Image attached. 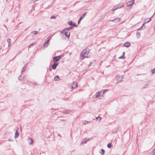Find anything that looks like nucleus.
<instances>
[{
    "label": "nucleus",
    "instance_id": "obj_47",
    "mask_svg": "<svg viewBox=\"0 0 155 155\" xmlns=\"http://www.w3.org/2000/svg\"><path fill=\"white\" fill-rule=\"evenodd\" d=\"M4 27L5 28H7V27H6V25H4Z\"/></svg>",
    "mask_w": 155,
    "mask_h": 155
},
{
    "label": "nucleus",
    "instance_id": "obj_40",
    "mask_svg": "<svg viewBox=\"0 0 155 155\" xmlns=\"http://www.w3.org/2000/svg\"><path fill=\"white\" fill-rule=\"evenodd\" d=\"M73 26L72 27H77V25L74 23V24H73Z\"/></svg>",
    "mask_w": 155,
    "mask_h": 155
},
{
    "label": "nucleus",
    "instance_id": "obj_29",
    "mask_svg": "<svg viewBox=\"0 0 155 155\" xmlns=\"http://www.w3.org/2000/svg\"><path fill=\"white\" fill-rule=\"evenodd\" d=\"M51 37L52 36L50 35L47 38L48 40H49V41H50L51 40Z\"/></svg>",
    "mask_w": 155,
    "mask_h": 155
},
{
    "label": "nucleus",
    "instance_id": "obj_17",
    "mask_svg": "<svg viewBox=\"0 0 155 155\" xmlns=\"http://www.w3.org/2000/svg\"><path fill=\"white\" fill-rule=\"evenodd\" d=\"M120 20V19L119 18H117L114 19V22L115 23H117L118 21H119Z\"/></svg>",
    "mask_w": 155,
    "mask_h": 155
},
{
    "label": "nucleus",
    "instance_id": "obj_33",
    "mask_svg": "<svg viewBox=\"0 0 155 155\" xmlns=\"http://www.w3.org/2000/svg\"><path fill=\"white\" fill-rule=\"evenodd\" d=\"M25 70V68L24 67L23 68L22 71L21 72V73L23 72Z\"/></svg>",
    "mask_w": 155,
    "mask_h": 155
},
{
    "label": "nucleus",
    "instance_id": "obj_37",
    "mask_svg": "<svg viewBox=\"0 0 155 155\" xmlns=\"http://www.w3.org/2000/svg\"><path fill=\"white\" fill-rule=\"evenodd\" d=\"M151 71L152 72V73L153 74L155 72V68L153 69V70H152Z\"/></svg>",
    "mask_w": 155,
    "mask_h": 155
},
{
    "label": "nucleus",
    "instance_id": "obj_10",
    "mask_svg": "<svg viewBox=\"0 0 155 155\" xmlns=\"http://www.w3.org/2000/svg\"><path fill=\"white\" fill-rule=\"evenodd\" d=\"M100 95V92H97L95 95L93 96V98L94 99H96L97 97H98Z\"/></svg>",
    "mask_w": 155,
    "mask_h": 155
},
{
    "label": "nucleus",
    "instance_id": "obj_6",
    "mask_svg": "<svg viewBox=\"0 0 155 155\" xmlns=\"http://www.w3.org/2000/svg\"><path fill=\"white\" fill-rule=\"evenodd\" d=\"M155 14V13H154V14H153V15L151 16V17L150 18H146L144 20V24H145L146 23H148V22H149V21H150L151 20L152 18V17H153V15H154Z\"/></svg>",
    "mask_w": 155,
    "mask_h": 155
},
{
    "label": "nucleus",
    "instance_id": "obj_41",
    "mask_svg": "<svg viewBox=\"0 0 155 155\" xmlns=\"http://www.w3.org/2000/svg\"><path fill=\"white\" fill-rule=\"evenodd\" d=\"M21 76H19L18 78V79L19 80H21L22 79L21 78Z\"/></svg>",
    "mask_w": 155,
    "mask_h": 155
},
{
    "label": "nucleus",
    "instance_id": "obj_32",
    "mask_svg": "<svg viewBox=\"0 0 155 155\" xmlns=\"http://www.w3.org/2000/svg\"><path fill=\"white\" fill-rule=\"evenodd\" d=\"M63 113L64 114H67L68 113V111H67V110H65L64 111Z\"/></svg>",
    "mask_w": 155,
    "mask_h": 155
},
{
    "label": "nucleus",
    "instance_id": "obj_28",
    "mask_svg": "<svg viewBox=\"0 0 155 155\" xmlns=\"http://www.w3.org/2000/svg\"><path fill=\"white\" fill-rule=\"evenodd\" d=\"M32 33L34 35H35L38 33V31H33L32 32Z\"/></svg>",
    "mask_w": 155,
    "mask_h": 155
},
{
    "label": "nucleus",
    "instance_id": "obj_39",
    "mask_svg": "<svg viewBox=\"0 0 155 155\" xmlns=\"http://www.w3.org/2000/svg\"><path fill=\"white\" fill-rule=\"evenodd\" d=\"M124 58V56H123V55H122V56H120L119 58V59H122V58Z\"/></svg>",
    "mask_w": 155,
    "mask_h": 155
},
{
    "label": "nucleus",
    "instance_id": "obj_1",
    "mask_svg": "<svg viewBox=\"0 0 155 155\" xmlns=\"http://www.w3.org/2000/svg\"><path fill=\"white\" fill-rule=\"evenodd\" d=\"M89 53V50L85 49L83 50L81 53V55L84 58H87V55Z\"/></svg>",
    "mask_w": 155,
    "mask_h": 155
},
{
    "label": "nucleus",
    "instance_id": "obj_48",
    "mask_svg": "<svg viewBox=\"0 0 155 155\" xmlns=\"http://www.w3.org/2000/svg\"><path fill=\"white\" fill-rule=\"evenodd\" d=\"M2 47L1 46H0V50L1 49Z\"/></svg>",
    "mask_w": 155,
    "mask_h": 155
},
{
    "label": "nucleus",
    "instance_id": "obj_43",
    "mask_svg": "<svg viewBox=\"0 0 155 155\" xmlns=\"http://www.w3.org/2000/svg\"><path fill=\"white\" fill-rule=\"evenodd\" d=\"M51 67H50V68H49L50 70V71H51V70H52V69H53L52 68H51Z\"/></svg>",
    "mask_w": 155,
    "mask_h": 155
},
{
    "label": "nucleus",
    "instance_id": "obj_11",
    "mask_svg": "<svg viewBox=\"0 0 155 155\" xmlns=\"http://www.w3.org/2000/svg\"><path fill=\"white\" fill-rule=\"evenodd\" d=\"M130 44L129 42H126L123 44V46L128 47L130 46Z\"/></svg>",
    "mask_w": 155,
    "mask_h": 155
},
{
    "label": "nucleus",
    "instance_id": "obj_20",
    "mask_svg": "<svg viewBox=\"0 0 155 155\" xmlns=\"http://www.w3.org/2000/svg\"><path fill=\"white\" fill-rule=\"evenodd\" d=\"M90 122L89 121H84L83 122V124H84V125H85L86 124H87L88 123H90Z\"/></svg>",
    "mask_w": 155,
    "mask_h": 155
},
{
    "label": "nucleus",
    "instance_id": "obj_25",
    "mask_svg": "<svg viewBox=\"0 0 155 155\" xmlns=\"http://www.w3.org/2000/svg\"><path fill=\"white\" fill-rule=\"evenodd\" d=\"M136 36L138 38H140V35L139 33H136Z\"/></svg>",
    "mask_w": 155,
    "mask_h": 155
},
{
    "label": "nucleus",
    "instance_id": "obj_23",
    "mask_svg": "<svg viewBox=\"0 0 155 155\" xmlns=\"http://www.w3.org/2000/svg\"><path fill=\"white\" fill-rule=\"evenodd\" d=\"M107 90H103V92L102 94L101 93L102 92L100 91V96H103V94L105 93V91H106Z\"/></svg>",
    "mask_w": 155,
    "mask_h": 155
},
{
    "label": "nucleus",
    "instance_id": "obj_9",
    "mask_svg": "<svg viewBox=\"0 0 155 155\" xmlns=\"http://www.w3.org/2000/svg\"><path fill=\"white\" fill-rule=\"evenodd\" d=\"M78 86V84L75 82H74L72 84V87L73 88H75Z\"/></svg>",
    "mask_w": 155,
    "mask_h": 155
},
{
    "label": "nucleus",
    "instance_id": "obj_16",
    "mask_svg": "<svg viewBox=\"0 0 155 155\" xmlns=\"http://www.w3.org/2000/svg\"><path fill=\"white\" fill-rule=\"evenodd\" d=\"M49 40H47V41L44 43V46L47 47L48 45Z\"/></svg>",
    "mask_w": 155,
    "mask_h": 155
},
{
    "label": "nucleus",
    "instance_id": "obj_46",
    "mask_svg": "<svg viewBox=\"0 0 155 155\" xmlns=\"http://www.w3.org/2000/svg\"><path fill=\"white\" fill-rule=\"evenodd\" d=\"M34 2H35L37 1L38 0H32Z\"/></svg>",
    "mask_w": 155,
    "mask_h": 155
},
{
    "label": "nucleus",
    "instance_id": "obj_3",
    "mask_svg": "<svg viewBox=\"0 0 155 155\" xmlns=\"http://www.w3.org/2000/svg\"><path fill=\"white\" fill-rule=\"evenodd\" d=\"M66 31V30H65V29H64L63 30L61 31V33L64 34L66 37L69 38L70 35V33Z\"/></svg>",
    "mask_w": 155,
    "mask_h": 155
},
{
    "label": "nucleus",
    "instance_id": "obj_18",
    "mask_svg": "<svg viewBox=\"0 0 155 155\" xmlns=\"http://www.w3.org/2000/svg\"><path fill=\"white\" fill-rule=\"evenodd\" d=\"M54 80L56 81H58L59 79V78L58 75H57L54 77Z\"/></svg>",
    "mask_w": 155,
    "mask_h": 155
},
{
    "label": "nucleus",
    "instance_id": "obj_15",
    "mask_svg": "<svg viewBox=\"0 0 155 155\" xmlns=\"http://www.w3.org/2000/svg\"><path fill=\"white\" fill-rule=\"evenodd\" d=\"M73 28V27L71 26V27H68L67 28H65L64 29H65V30H66V31H68L71 29H72Z\"/></svg>",
    "mask_w": 155,
    "mask_h": 155
},
{
    "label": "nucleus",
    "instance_id": "obj_26",
    "mask_svg": "<svg viewBox=\"0 0 155 155\" xmlns=\"http://www.w3.org/2000/svg\"><path fill=\"white\" fill-rule=\"evenodd\" d=\"M101 152H100V153L101 155H103L104 153L105 150L103 149H102L101 150Z\"/></svg>",
    "mask_w": 155,
    "mask_h": 155
},
{
    "label": "nucleus",
    "instance_id": "obj_34",
    "mask_svg": "<svg viewBox=\"0 0 155 155\" xmlns=\"http://www.w3.org/2000/svg\"><path fill=\"white\" fill-rule=\"evenodd\" d=\"M144 23H143V25H142V26L140 27V28H138L137 29V30H141V29L143 27V25H144Z\"/></svg>",
    "mask_w": 155,
    "mask_h": 155
},
{
    "label": "nucleus",
    "instance_id": "obj_21",
    "mask_svg": "<svg viewBox=\"0 0 155 155\" xmlns=\"http://www.w3.org/2000/svg\"><path fill=\"white\" fill-rule=\"evenodd\" d=\"M107 146L108 148H110L112 147V144L109 143L107 144Z\"/></svg>",
    "mask_w": 155,
    "mask_h": 155
},
{
    "label": "nucleus",
    "instance_id": "obj_2",
    "mask_svg": "<svg viewBox=\"0 0 155 155\" xmlns=\"http://www.w3.org/2000/svg\"><path fill=\"white\" fill-rule=\"evenodd\" d=\"M61 55H59L54 57L53 61L54 62L58 61L61 58Z\"/></svg>",
    "mask_w": 155,
    "mask_h": 155
},
{
    "label": "nucleus",
    "instance_id": "obj_31",
    "mask_svg": "<svg viewBox=\"0 0 155 155\" xmlns=\"http://www.w3.org/2000/svg\"><path fill=\"white\" fill-rule=\"evenodd\" d=\"M7 41L8 43L9 44H9H10V42L11 41V39H8L7 40Z\"/></svg>",
    "mask_w": 155,
    "mask_h": 155
},
{
    "label": "nucleus",
    "instance_id": "obj_4",
    "mask_svg": "<svg viewBox=\"0 0 155 155\" xmlns=\"http://www.w3.org/2000/svg\"><path fill=\"white\" fill-rule=\"evenodd\" d=\"M87 14V12L84 13L83 15H81L80 18H79V20L78 21V24H79L81 20L84 17L86 16Z\"/></svg>",
    "mask_w": 155,
    "mask_h": 155
},
{
    "label": "nucleus",
    "instance_id": "obj_13",
    "mask_svg": "<svg viewBox=\"0 0 155 155\" xmlns=\"http://www.w3.org/2000/svg\"><path fill=\"white\" fill-rule=\"evenodd\" d=\"M124 6V5L122 3H120L118 4L117 5V8H120Z\"/></svg>",
    "mask_w": 155,
    "mask_h": 155
},
{
    "label": "nucleus",
    "instance_id": "obj_12",
    "mask_svg": "<svg viewBox=\"0 0 155 155\" xmlns=\"http://www.w3.org/2000/svg\"><path fill=\"white\" fill-rule=\"evenodd\" d=\"M19 135V133H18V130H17L15 134L14 137L15 138H17Z\"/></svg>",
    "mask_w": 155,
    "mask_h": 155
},
{
    "label": "nucleus",
    "instance_id": "obj_45",
    "mask_svg": "<svg viewBox=\"0 0 155 155\" xmlns=\"http://www.w3.org/2000/svg\"><path fill=\"white\" fill-rule=\"evenodd\" d=\"M124 53H125V52H123V54H122V55H123V56H124Z\"/></svg>",
    "mask_w": 155,
    "mask_h": 155
},
{
    "label": "nucleus",
    "instance_id": "obj_5",
    "mask_svg": "<svg viewBox=\"0 0 155 155\" xmlns=\"http://www.w3.org/2000/svg\"><path fill=\"white\" fill-rule=\"evenodd\" d=\"M122 76H119V75H117L116 76V78L118 81L119 82L121 81L123 78Z\"/></svg>",
    "mask_w": 155,
    "mask_h": 155
},
{
    "label": "nucleus",
    "instance_id": "obj_30",
    "mask_svg": "<svg viewBox=\"0 0 155 155\" xmlns=\"http://www.w3.org/2000/svg\"><path fill=\"white\" fill-rule=\"evenodd\" d=\"M117 8H118L117 7V6H115L113 8V11H114L116 10Z\"/></svg>",
    "mask_w": 155,
    "mask_h": 155
},
{
    "label": "nucleus",
    "instance_id": "obj_14",
    "mask_svg": "<svg viewBox=\"0 0 155 155\" xmlns=\"http://www.w3.org/2000/svg\"><path fill=\"white\" fill-rule=\"evenodd\" d=\"M29 142L31 141V142H29V144H32L33 143V139L32 138H29L28 140Z\"/></svg>",
    "mask_w": 155,
    "mask_h": 155
},
{
    "label": "nucleus",
    "instance_id": "obj_7",
    "mask_svg": "<svg viewBox=\"0 0 155 155\" xmlns=\"http://www.w3.org/2000/svg\"><path fill=\"white\" fill-rule=\"evenodd\" d=\"M134 2V0H132L130 1H129L127 3V6L129 7L133 5Z\"/></svg>",
    "mask_w": 155,
    "mask_h": 155
},
{
    "label": "nucleus",
    "instance_id": "obj_42",
    "mask_svg": "<svg viewBox=\"0 0 155 155\" xmlns=\"http://www.w3.org/2000/svg\"><path fill=\"white\" fill-rule=\"evenodd\" d=\"M86 143V140L84 141L82 143Z\"/></svg>",
    "mask_w": 155,
    "mask_h": 155
},
{
    "label": "nucleus",
    "instance_id": "obj_35",
    "mask_svg": "<svg viewBox=\"0 0 155 155\" xmlns=\"http://www.w3.org/2000/svg\"><path fill=\"white\" fill-rule=\"evenodd\" d=\"M96 119H99V121H100L101 120V118L100 117H98L96 118Z\"/></svg>",
    "mask_w": 155,
    "mask_h": 155
},
{
    "label": "nucleus",
    "instance_id": "obj_44",
    "mask_svg": "<svg viewBox=\"0 0 155 155\" xmlns=\"http://www.w3.org/2000/svg\"><path fill=\"white\" fill-rule=\"evenodd\" d=\"M114 19L110 20V21H114Z\"/></svg>",
    "mask_w": 155,
    "mask_h": 155
},
{
    "label": "nucleus",
    "instance_id": "obj_24",
    "mask_svg": "<svg viewBox=\"0 0 155 155\" xmlns=\"http://www.w3.org/2000/svg\"><path fill=\"white\" fill-rule=\"evenodd\" d=\"M68 24L70 25H73V23L71 21H69L68 22Z\"/></svg>",
    "mask_w": 155,
    "mask_h": 155
},
{
    "label": "nucleus",
    "instance_id": "obj_8",
    "mask_svg": "<svg viewBox=\"0 0 155 155\" xmlns=\"http://www.w3.org/2000/svg\"><path fill=\"white\" fill-rule=\"evenodd\" d=\"M58 64V63H54L51 66V67L53 69L55 70Z\"/></svg>",
    "mask_w": 155,
    "mask_h": 155
},
{
    "label": "nucleus",
    "instance_id": "obj_22",
    "mask_svg": "<svg viewBox=\"0 0 155 155\" xmlns=\"http://www.w3.org/2000/svg\"><path fill=\"white\" fill-rule=\"evenodd\" d=\"M148 84H145L143 87H142L143 88H148Z\"/></svg>",
    "mask_w": 155,
    "mask_h": 155
},
{
    "label": "nucleus",
    "instance_id": "obj_36",
    "mask_svg": "<svg viewBox=\"0 0 155 155\" xmlns=\"http://www.w3.org/2000/svg\"><path fill=\"white\" fill-rule=\"evenodd\" d=\"M8 140L9 141H13L12 139L11 138H10L8 139Z\"/></svg>",
    "mask_w": 155,
    "mask_h": 155
},
{
    "label": "nucleus",
    "instance_id": "obj_27",
    "mask_svg": "<svg viewBox=\"0 0 155 155\" xmlns=\"http://www.w3.org/2000/svg\"><path fill=\"white\" fill-rule=\"evenodd\" d=\"M35 44V42H33L29 46V47L31 48V46L34 45Z\"/></svg>",
    "mask_w": 155,
    "mask_h": 155
},
{
    "label": "nucleus",
    "instance_id": "obj_38",
    "mask_svg": "<svg viewBox=\"0 0 155 155\" xmlns=\"http://www.w3.org/2000/svg\"><path fill=\"white\" fill-rule=\"evenodd\" d=\"M56 17L55 16H52L51 17V19H52V18H56Z\"/></svg>",
    "mask_w": 155,
    "mask_h": 155
},
{
    "label": "nucleus",
    "instance_id": "obj_19",
    "mask_svg": "<svg viewBox=\"0 0 155 155\" xmlns=\"http://www.w3.org/2000/svg\"><path fill=\"white\" fill-rule=\"evenodd\" d=\"M155 154V150H154L151 151L150 155H154Z\"/></svg>",
    "mask_w": 155,
    "mask_h": 155
}]
</instances>
